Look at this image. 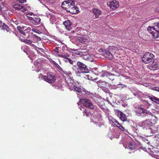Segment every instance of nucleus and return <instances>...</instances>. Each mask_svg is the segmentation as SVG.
<instances>
[{
	"label": "nucleus",
	"mask_w": 159,
	"mask_h": 159,
	"mask_svg": "<svg viewBox=\"0 0 159 159\" xmlns=\"http://www.w3.org/2000/svg\"><path fill=\"white\" fill-rule=\"evenodd\" d=\"M38 49H39L40 50H41V51L42 52H43V49L42 48H38Z\"/></svg>",
	"instance_id": "43"
},
{
	"label": "nucleus",
	"mask_w": 159,
	"mask_h": 159,
	"mask_svg": "<svg viewBox=\"0 0 159 159\" xmlns=\"http://www.w3.org/2000/svg\"><path fill=\"white\" fill-rule=\"evenodd\" d=\"M128 147H129V148L130 150H133L134 149H135V146L132 144V143L131 142H129L128 145Z\"/></svg>",
	"instance_id": "27"
},
{
	"label": "nucleus",
	"mask_w": 159,
	"mask_h": 159,
	"mask_svg": "<svg viewBox=\"0 0 159 159\" xmlns=\"http://www.w3.org/2000/svg\"><path fill=\"white\" fill-rule=\"evenodd\" d=\"M149 99L152 101L155 102L157 104H159V98L154 96H149L148 97Z\"/></svg>",
	"instance_id": "15"
},
{
	"label": "nucleus",
	"mask_w": 159,
	"mask_h": 159,
	"mask_svg": "<svg viewBox=\"0 0 159 159\" xmlns=\"http://www.w3.org/2000/svg\"><path fill=\"white\" fill-rule=\"evenodd\" d=\"M108 84V83L105 81H102L100 80L99 82V85L102 87L105 88L106 87Z\"/></svg>",
	"instance_id": "21"
},
{
	"label": "nucleus",
	"mask_w": 159,
	"mask_h": 159,
	"mask_svg": "<svg viewBox=\"0 0 159 159\" xmlns=\"http://www.w3.org/2000/svg\"><path fill=\"white\" fill-rule=\"evenodd\" d=\"M20 40L22 42H24L26 44L29 45L31 44L32 43V42L31 40H28L25 39H23L22 38H20Z\"/></svg>",
	"instance_id": "20"
},
{
	"label": "nucleus",
	"mask_w": 159,
	"mask_h": 159,
	"mask_svg": "<svg viewBox=\"0 0 159 159\" xmlns=\"http://www.w3.org/2000/svg\"><path fill=\"white\" fill-rule=\"evenodd\" d=\"M63 24L67 30L68 31H70L71 30V26L72 25V23L70 20H68L65 21L64 22Z\"/></svg>",
	"instance_id": "10"
},
{
	"label": "nucleus",
	"mask_w": 159,
	"mask_h": 159,
	"mask_svg": "<svg viewBox=\"0 0 159 159\" xmlns=\"http://www.w3.org/2000/svg\"><path fill=\"white\" fill-rule=\"evenodd\" d=\"M152 89L158 92H159V87H153L152 88Z\"/></svg>",
	"instance_id": "35"
},
{
	"label": "nucleus",
	"mask_w": 159,
	"mask_h": 159,
	"mask_svg": "<svg viewBox=\"0 0 159 159\" xmlns=\"http://www.w3.org/2000/svg\"><path fill=\"white\" fill-rule=\"evenodd\" d=\"M15 35L16 36L18 37L19 38V39L20 40V38H22V37H21V35H17L16 34H15Z\"/></svg>",
	"instance_id": "41"
},
{
	"label": "nucleus",
	"mask_w": 159,
	"mask_h": 159,
	"mask_svg": "<svg viewBox=\"0 0 159 159\" xmlns=\"http://www.w3.org/2000/svg\"><path fill=\"white\" fill-rule=\"evenodd\" d=\"M79 8L75 6L73 7L72 9L69 10V12L72 14H75L78 13L79 11L78 10Z\"/></svg>",
	"instance_id": "14"
},
{
	"label": "nucleus",
	"mask_w": 159,
	"mask_h": 159,
	"mask_svg": "<svg viewBox=\"0 0 159 159\" xmlns=\"http://www.w3.org/2000/svg\"><path fill=\"white\" fill-rule=\"evenodd\" d=\"M77 71L79 73H88L89 70L87 66L83 63L78 61L77 64Z\"/></svg>",
	"instance_id": "2"
},
{
	"label": "nucleus",
	"mask_w": 159,
	"mask_h": 159,
	"mask_svg": "<svg viewBox=\"0 0 159 159\" xmlns=\"http://www.w3.org/2000/svg\"><path fill=\"white\" fill-rule=\"evenodd\" d=\"M55 52H58V51H55Z\"/></svg>",
	"instance_id": "45"
},
{
	"label": "nucleus",
	"mask_w": 159,
	"mask_h": 159,
	"mask_svg": "<svg viewBox=\"0 0 159 159\" xmlns=\"http://www.w3.org/2000/svg\"><path fill=\"white\" fill-rule=\"evenodd\" d=\"M109 73H108L106 70H103L102 71L101 73V76L102 77L106 76L107 77L109 75Z\"/></svg>",
	"instance_id": "25"
},
{
	"label": "nucleus",
	"mask_w": 159,
	"mask_h": 159,
	"mask_svg": "<svg viewBox=\"0 0 159 159\" xmlns=\"http://www.w3.org/2000/svg\"><path fill=\"white\" fill-rule=\"evenodd\" d=\"M156 11L159 13V6L157 7L156 8Z\"/></svg>",
	"instance_id": "42"
},
{
	"label": "nucleus",
	"mask_w": 159,
	"mask_h": 159,
	"mask_svg": "<svg viewBox=\"0 0 159 159\" xmlns=\"http://www.w3.org/2000/svg\"><path fill=\"white\" fill-rule=\"evenodd\" d=\"M20 10L22 12H24L26 11V9L25 7L21 6Z\"/></svg>",
	"instance_id": "33"
},
{
	"label": "nucleus",
	"mask_w": 159,
	"mask_h": 159,
	"mask_svg": "<svg viewBox=\"0 0 159 159\" xmlns=\"http://www.w3.org/2000/svg\"><path fill=\"white\" fill-rule=\"evenodd\" d=\"M58 56L59 57L64 58L67 60L69 57V54L66 52H64L62 54H58Z\"/></svg>",
	"instance_id": "22"
},
{
	"label": "nucleus",
	"mask_w": 159,
	"mask_h": 159,
	"mask_svg": "<svg viewBox=\"0 0 159 159\" xmlns=\"http://www.w3.org/2000/svg\"><path fill=\"white\" fill-rule=\"evenodd\" d=\"M20 3H24L26 2V0H17Z\"/></svg>",
	"instance_id": "38"
},
{
	"label": "nucleus",
	"mask_w": 159,
	"mask_h": 159,
	"mask_svg": "<svg viewBox=\"0 0 159 159\" xmlns=\"http://www.w3.org/2000/svg\"><path fill=\"white\" fill-rule=\"evenodd\" d=\"M40 75L42 76L44 80L48 83H53L55 82V76L51 73H47V75H43L41 73Z\"/></svg>",
	"instance_id": "3"
},
{
	"label": "nucleus",
	"mask_w": 159,
	"mask_h": 159,
	"mask_svg": "<svg viewBox=\"0 0 159 159\" xmlns=\"http://www.w3.org/2000/svg\"><path fill=\"white\" fill-rule=\"evenodd\" d=\"M67 61H68L70 64H73V61L70 59L68 58L67 59Z\"/></svg>",
	"instance_id": "36"
},
{
	"label": "nucleus",
	"mask_w": 159,
	"mask_h": 159,
	"mask_svg": "<svg viewBox=\"0 0 159 159\" xmlns=\"http://www.w3.org/2000/svg\"><path fill=\"white\" fill-rule=\"evenodd\" d=\"M83 113L84 114V116L85 115L86 116H89L90 111L89 110L85 109L83 111Z\"/></svg>",
	"instance_id": "24"
},
{
	"label": "nucleus",
	"mask_w": 159,
	"mask_h": 159,
	"mask_svg": "<svg viewBox=\"0 0 159 159\" xmlns=\"http://www.w3.org/2000/svg\"><path fill=\"white\" fill-rule=\"evenodd\" d=\"M104 55L109 59H111L113 57V55L108 50H106L105 51Z\"/></svg>",
	"instance_id": "13"
},
{
	"label": "nucleus",
	"mask_w": 159,
	"mask_h": 159,
	"mask_svg": "<svg viewBox=\"0 0 159 159\" xmlns=\"http://www.w3.org/2000/svg\"><path fill=\"white\" fill-rule=\"evenodd\" d=\"M148 69L150 70H155L159 69V63L157 60H154L151 64L147 66Z\"/></svg>",
	"instance_id": "5"
},
{
	"label": "nucleus",
	"mask_w": 159,
	"mask_h": 159,
	"mask_svg": "<svg viewBox=\"0 0 159 159\" xmlns=\"http://www.w3.org/2000/svg\"><path fill=\"white\" fill-rule=\"evenodd\" d=\"M153 54L149 52H146L142 58V61L145 64H148L152 62L154 59Z\"/></svg>",
	"instance_id": "1"
},
{
	"label": "nucleus",
	"mask_w": 159,
	"mask_h": 159,
	"mask_svg": "<svg viewBox=\"0 0 159 159\" xmlns=\"http://www.w3.org/2000/svg\"><path fill=\"white\" fill-rule=\"evenodd\" d=\"M17 29L20 33L22 34V32H23V30L21 27L20 26H17Z\"/></svg>",
	"instance_id": "31"
},
{
	"label": "nucleus",
	"mask_w": 159,
	"mask_h": 159,
	"mask_svg": "<svg viewBox=\"0 0 159 159\" xmlns=\"http://www.w3.org/2000/svg\"><path fill=\"white\" fill-rule=\"evenodd\" d=\"M74 53L81 56L84 54L87 53V51L85 49H76L74 50Z\"/></svg>",
	"instance_id": "9"
},
{
	"label": "nucleus",
	"mask_w": 159,
	"mask_h": 159,
	"mask_svg": "<svg viewBox=\"0 0 159 159\" xmlns=\"http://www.w3.org/2000/svg\"><path fill=\"white\" fill-rule=\"evenodd\" d=\"M107 77L111 80H114V78L112 77V75L109 74V75Z\"/></svg>",
	"instance_id": "34"
},
{
	"label": "nucleus",
	"mask_w": 159,
	"mask_h": 159,
	"mask_svg": "<svg viewBox=\"0 0 159 159\" xmlns=\"http://www.w3.org/2000/svg\"><path fill=\"white\" fill-rule=\"evenodd\" d=\"M31 20L32 23L34 25H38L40 23V19L39 16L31 18Z\"/></svg>",
	"instance_id": "11"
},
{
	"label": "nucleus",
	"mask_w": 159,
	"mask_h": 159,
	"mask_svg": "<svg viewBox=\"0 0 159 159\" xmlns=\"http://www.w3.org/2000/svg\"><path fill=\"white\" fill-rule=\"evenodd\" d=\"M112 122L117 127L120 125L117 120H114L113 121H112Z\"/></svg>",
	"instance_id": "30"
},
{
	"label": "nucleus",
	"mask_w": 159,
	"mask_h": 159,
	"mask_svg": "<svg viewBox=\"0 0 159 159\" xmlns=\"http://www.w3.org/2000/svg\"><path fill=\"white\" fill-rule=\"evenodd\" d=\"M136 112L137 113L143 116H146V115H150L151 114L149 111L141 107H138L136 110Z\"/></svg>",
	"instance_id": "7"
},
{
	"label": "nucleus",
	"mask_w": 159,
	"mask_h": 159,
	"mask_svg": "<svg viewBox=\"0 0 159 159\" xmlns=\"http://www.w3.org/2000/svg\"><path fill=\"white\" fill-rule=\"evenodd\" d=\"M115 111L116 114L120 118V119L121 120L125 121L126 120V116L122 112L118 110H115Z\"/></svg>",
	"instance_id": "8"
},
{
	"label": "nucleus",
	"mask_w": 159,
	"mask_h": 159,
	"mask_svg": "<svg viewBox=\"0 0 159 159\" xmlns=\"http://www.w3.org/2000/svg\"><path fill=\"white\" fill-rule=\"evenodd\" d=\"M78 40L79 42H80L83 43H85L87 42V39L84 36L79 37Z\"/></svg>",
	"instance_id": "17"
},
{
	"label": "nucleus",
	"mask_w": 159,
	"mask_h": 159,
	"mask_svg": "<svg viewBox=\"0 0 159 159\" xmlns=\"http://www.w3.org/2000/svg\"><path fill=\"white\" fill-rule=\"evenodd\" d=\"M118 127H119L120 129H121V130L123 131L125 130L124 128L122 125H120Z\"/></svg>",
	"instance_id": "37"
},
{
	"label": "nucleus",
	"mask_w": 159,
	"mask_h": 159,
	"mask_svg": "<svg viewBox=\"0 0 159 159\" xmlns=\"http://www.w3.org/2000/svg\"><path fill=\"white\" fill-rule=\"evenodd\" d=\"M3 30H6L7 32H9L10 30V28L6 24H4L2 26V28Z\"/></svg>",
	"instance_id": "26"
},
{
	"label": "nucleus",
	"mask_w": 159,
	"mask_h": 159,
	"mask_svg": "<svg viewBox=\"0 0 159 159\" xmlns=\"http://www.w3.org/2000/svg\"><path fill=\"white\" fill-rule=\"evenodd\" d=\"M21 6L19 4H14L13 5V7L16 10H20V8H21Z\"/></svg>",
	"instance_id": "28"
},
{
	"label": "nucleus",
	"mask_w": 159,
	"mask_h": 159,
	"mask_svg": "<svg viewBox=\"0 0 159 159\" xmlns=\"http://www.w3.org/2000/svg\"><path fill=\"white\" fill-rule=\"evenodd\" d=\"M93 11L96 18H98L99 15L101 13V11L97 8L94 9Z\"/></svg>",
	"instance_id": "18"
},
{
	"label": "nucleus",
	"mask_w": 159,
	"mask_h": 159,
	"mask_svg": "<svg viewBox=\"0 0 159 159\" xmlns=\"http://www.w3.org/2000/svg\"><path fill=\"white\" fill-rule=\"evenodd\" d=\"M31 30V28L30 27H28L25 30H24L22 32V34L25 36H26V34H29V33Z\"/></svg>",
	"instance_id": "23"
},
{
	"label": "nucleus",
	"mask_w": 159,
	"mask_h": 159,
	"mask_svg": "<svg viewBox=\"0 0 159 159\" xmlns=\"http://www.w3.org/2000/svg\"><path fill=\"white\" fill-rule=\"evenodd\" d=\"M70 2H69V0L65 1L63 2L61 5L62 8L66 10L67 6L68 4H69Z\"/></svg>",
	"instance_id": "19"
},
{
	"label": "nucleus",
	"mask_w": 159,
	"mask_h": 159,
	"mask_svg": "<svg viewBox=\"0 0 159 159\" xmlns=\"http://www.w3.org/2000/svg\"><path fill=\"white\" fill-rule=\"evenodd\" d=\"M69 2H70L69 4H68L66 9V10L68 12H69V10L72 9L75 5V2L74 1L69 0Z\"/></svg>",
	"instance_id": "12"
},
{
	"label": "nucleus",
	"mask_w": 159,
	"mask_h": 159,
	"mask_svg": "<svg viewBox=\"0 0 159 159\" xmlns=\"http://www.w3.org/2000/svg\"><path fill=\"white\" fill-rule=\"evenodd\" d=\"M88 52H87V53H86L84 54L83 55H82L81 56H82V57L83 58L87 61H92V60L90 56L88 54Z\"/></svg>",
	"instance_id": "16"
},
{
	"label": "nucleus",
	"mask_w": 159,
	"mask_h": 159,
	"mask_svg": "<svg viewBox=\"0 0 159 159\" xmlns=\"http://www.w3.org/2000/svg\"><path fill=\"white\" fill-rule=\"evenodd\" d=\"M107 5L110 9L113 10H116L119 7V2L116 0L107 2Z\"/></svg>",
	"instance_id": "6"
},
{
	"label": "nucleus",
	"mask_w": 159,
	"mask_h": 159,
	"mask_svg": "<svg viewBox=\"0 0 159 159\" xmlns=\"http://www.w3.org/2000/svg\"><path fill=\"white\" fill-rule=\"evenodd\" d=\"M83 105L90 109L93 110L94 108V106L91 101L89 99H83L82 100Z\"/></svg>",
	"instance_id": "4"
},
{
	"label": "nucleus",
	"mask_w": 159,
	"mask_h": 159,
	"mask_svg": "<svg viewBox=\"0 0 159 159\" xmlns=\"http://www.w3.org/2000/svg\"><path fill=\"white\" fill-rule=\"evenodd\" d=\"M73 88L77 92H80L81 91L82 89H81L79 87H77L76 86L74 85L73 86Z\"/></svg>",
	"instance_id": "29"
},
{
	"label": "nucleus",
	"mask_w": 159,
	"mask_h": 159,
	"mask_svg": "<svg viewBox=\"0 0 159 159\" xmlns=\"http://www.w3.org/2000/svg\"><path fill=\"white\" fill-rule=\"evenodd\" d=\"M4 7L3 5L0 3V11L1 12H2L3 11H5V10L4 9Z\"/></svg>",
	"instance_id": "32"
},
{
	"label": "nucleus",
	"mask_w": 159,
	"mask_h": 159,
	"mask_svg": "<svg viewBox=\"0 0 159 159\" xmlns=\"http://www.w3.org/2000/svg\"><path fill=\"white\" fill-rule=\"evenodd\" d=\"M10 33L11 34H12V35H14V34H15L14 33V32H12H12H11Z\"/></svg>",
	"instance_id": "44"
},
{
	"label": "nucleus",
	"mask_w": 159,
	"mask_h": 159,
	"mask_svg": "<svg viewBox=\"0 0 159 159\" xmlns=\"http://www.w3.org/2000/svg\"><path fill=\"white\" fill-rule=\"evenodd\" d=\"M4 24H5L4 23H2V21H0V28H2V26Z\"/></svg>",
	"instance_id": "39"
},
{
	"label": "nucleus",
	"mask_w": 159,
	"mask_h": 159,
	"mask_svg": "<svg viewBox=\"0 0 159 159\" xmlns=\"http://www.w3.org/2000/svg\"><path fill=\"white\" fill-rule=\"evenodd\" d=\"M32 30L34 32H37L38 30L35 29L33 28L32 29Z\"/></svg>",
	"instance_id": "40"
}]
</instances>
